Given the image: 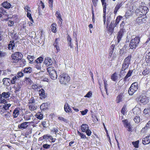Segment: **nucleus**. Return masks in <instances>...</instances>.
Masks as SVG:
<instances>
[{
  "label": "nucleus",
  "instance_id": "603ef678",
  "mask_svg": "<svg viewBox=\"0 0 150 150\" xmlns=\"http://www.w3.org/2000/svg\"><path fill=\"white\" fill-rule=\"evenodd\" d=\"M125 24V22L124 21H122L120 25V30H125V29H124V27Z\"/></svg>",
  "mask_w": 150,
  "mask_h": 150
},
{
  "label": "nucleus",
  "instance_id": "4be33fe9",
  "mask_svg": "<svg viewBox=\"0 0 150 150\" xmlns=\"http://www.w3.org/2000/svg\"><path fill=\"white\" fill-rule=\"evenodd\" d=\"M2 5L3 7L6 8H9L11 6V4L7 1H5L2 4Z\"/></svg>",
  "mask_w": 150,
  "mask_h": 150
},
{
  "label": "nucleus",
  "instance_id": "79ce46f5",
  "mask_svg": "<svg viewBox=\"0 0 150 150\" xmlns=\"http://www.w3.org/2000/svg\"><path fill=\"white\" fill-rule=\"evenodd\" d=\"M5 20L6 21H8L7 24L9 26L11 27L14 24V22L13 21H12L11 20H8V18L7 19H6Z\"/></svg>",
  "mask_w": 150,
  "mask_h": 150
},
{
  "label": "nucleus",
  "instance_id": "3c124183",
  "mask_svg": "<svg viewBox=\"0 0 150 150\" xmlns=\"http://www.w3.org/2000/svg\"><path fill=\"white\" fill-rule=\"evenodd\" d=\"M18 79V78L17 76H14L12 78V79L11 80V83L13 84H14L16 80Z\"/></svg>",
  "mask_w": 150,
  "mask_h": 150
},
{
  "label": "nucleus",
  "instance_id": "e433bc0d",
  "mask_svg": "<svg viewBox=\"0 0 150 150\" xmlns=\"http://www.w3.org/2000/svg\"><path fill=\"white\" fill-rule=\"evenodd\" d=\"M7 53L6 52H5L2 51L0 50V57L3 58L6 57L7 56Z\"/></svg>",
  "mask_w": 150,
  "mask_h": 150
},
{
  "label": "nucleus",
  "instance_id": "f257e3e1",
  "mask_svg": "<svg viewBox=\"0 0 150 150\" xmlns=\"http://www.w3.org/2000/svg\"><path fill=\"white\" fill-rule=\"evenodd\" d=\"M140 41L139 37H136L132 39L130 41L129 48V49L134 50L138 46Z\"/></svg>",
  "mask_w": 150,
  "mask_h": 150
},
{
  "label": "nucleus",
  "instance_id": "a18cd8bd",
  "mask_svg": "<svg viewBox=\"0 0 150 150\" xmlns=\"http://www.w3.org/2000/svg\"><path fill=\"white\" fill-rule=\"evenodd\" d=\"M125 70L123 69H121V71L119 74V75L120 77H122L125 75V74L126 73Z\"/></svg>",
  "mask_w": 150,
  "mask_h": 150
},
{
  "label": "nucleus",
  "instance_id": "5fc2aeb1",
  "mask_svg": "<svg viewBox=\"0 0 150 150\" xmlns=\"http://www.w3.org/2000/svg\"><path fill=\"white\" fill-rule=\"evenodd\" d=\"M27 16L29 18L30 21H32L33 23L34 22L33 20L31 17V14L30 13V12L27 13Z\"/></svg>",
  "mask_w": 150,
  "mask_h": 150
},
{
  "label": "nucleus",
  "instance_id": "cd10ccee",
  "mask_svg": "<svg viewBox=\"0 0 150 150\" xmlns=\"http://www.w3.org/2000/svg\"><path fill=\"white\" fill-rule=\"evenodd\" d=\"M27 59L29 60L30 63L32 64L33 63H34V60L35 59V57L34 56L28 55L27 57Z\"/></svg>",
  "mask_w": 150,
  "mask_h": 150
},
{
  "label": "nucleus",
  "instance_id": "aec40b11",
  "mask_svg": "<svg viewBox=\"0 0 150 150\" xmlns=\"http://www.w3.org/2000/svg\"><path fill=\"white\" fill-rule=\"evenodd\" d=\"M150 72V66L146 67L142 72V74L144 75L148 74Z\"/></svg>",
  "mask_w": 150,
  "mask_h": 150
},
{
  "label": "nucleus",
  "instance_id": "6ab92c4d",
  "mask_svg": "<svg viewBox=\"0 0 150 150\" xmlns=\"http://www.w3.org/2000/svg\"><path fill=\"white\" fill-rule=\"evenodd\" d=\"M10 93L9 92H4L1 94V96L6 99H8L10 97Z\"/></svg>",
  "mask_w": 150,
  "mask_h": 150
},
{
  "label": "nucleus",
  "instance_id": "4468645a",
  "mask_svg": "<svg viewBox=\"0 0 150 150\" xmlns=\"http://www.w3.org/2000/svg\"><path fill=\"white\" fill-rule=\"evenodd\" d=\"M29 125V122H25L19 125L18 127L19 129L23 130L26 129L28 127Z\"/></svg>",
  "mask_w": 150,
  "mask_h": 150
},
{
  "label": "nucleus",
  "instance_id": "20e7f679",
  "mask_svg": "<svg viewBox=\"0 0 150 150\" xmlns=\"http://www.w3.org/2000/svg\"><path fill=\"white\" fill-rule=\"evenodd\" d=\"M47 70L51 79L55 80L57 79V75L54 67H49L47 68Z\"/></svg>",
  "mask_w": 150,
  "mask_h": 150
},
{
  "label": "nucleus",
  "instance_id": "6e6552de",
  "mask_svg": "<svg viewBox=\"0 0 150 150\" xmlns=\"http://www.w3.org/2000/svg\"><path fill=\"white\" fill-rule=\"evenodd\" d=\"M136 100L138 101L140 105H142V104H145L149 101V98L145 96H140L139 98H137Z\"/></svg>",
  "mask_w": 150,
  "mask_h": 150
},
{
  "label": "nucleus",
  "instance_id": "c85d7f7f",
  "mask_svg": "<svg viewBox=\"0 0 150 150\" xmlns=\"http://www.w3.org/2000/svg\"><path fill=\"white\" fill-rule=\"evenodd\" d=\"M47 107V103H42L40 106V108L42 110H46Z\"/></svg>",
  "mask_w": 150,
  "mask_h": 150
},
{
  "label": "nucleus",
  "instance_id": "6e6d98bb",
  "mask_svg": "<svg viewBox=\"0 0 150 150\" xmlns=\"http://www.w3.org/2000/svg\"><path fill=\"white\" fill-rule=\"evenodd\" d=\"M25 81L27 84H31L32 81L31 79L29 78H25Z\"/></svg>",
  "mask_w": 150,
  "mask_h": 150
},
{
  "label": "nucleus",
  "instance_id": "9d476101",
  "mask_svg": "<svg viewBox=\"0 0 150 150\" xmlns=\"http://www.w3.org/2000/svg\"><path fill=\"white\" fill-rule=\"evenodd\" d=\"M146 17L145 16H141L138 17L136 20V23L139 24H141L146 22Z\"/></svg>",
  "mask_w": 150,
  "mask_h": 150
},
{
  "label": "nucleus",
  "instance_id": "a878e982",
  "mask_svg": "<svg viewBox=\"0 0 150 150\" xmlns=\"http://www.w3.org/2000/svg\"><path fill=\"white\" fill-rule=\"evenodd\" d=\"M19 114V112L17 108H15L13 110V116L14 118H16L18 117Z\"/></svg>",
  "mask_w": 150,
  "mask_h": 150
},
{
  "label": "nucleus",
  "instance_id": "c03bdc74",
  "mask_svg": "<svg viewBox=\"0 0 150 150\" xmlns=\"http://www.w3.org/2000/svg\"><path fill=\"white\" fill-rule=\"evenodd\" d=\"M133 72V71H131L130 70H129L128 73H127V74L126 75V76H125L124 79L125 80L127 79L130 76Z\"/></svg>",
  "mask_w": 150,
  "mask_h": 150
},
{
  "label": "nucleus",
  "instance_id": "393cba45",
  "mask_svg": "<svg viewBox=\"0 0 150 150\" xmlns=\"http://www.w3.org/2000/svg\"><path fill=\"white\" fill-rule=\"evenodd\" d=\"M2 81L5 85H7L11 83V80L8 78H4L3 79Z\"/></svg>",
  "mask_w": 150,
  "mask_h": 150
},
{
  "label": "nucleus",
  "instance_id": "f03ea898",
  "mask_svg": "<svg viewBox=\"0 0 150 150\" xmlns=\"http://www.w3.org/2000/svg\"><path fill=\"white\" fill-rule=\"evenodd\" d=\"M22 54L19 52H15L11 55V61L13 63H16L21 60L22 58Z\"/></svg>",
  "mask_w": 150,
  "mask_h": 150
},
{
  "label": "nucleus",
  "instance_id": "473e14b6",
  "mask_svg": "<svg viewBox=\"0 0 150 150\" xmlns=\"http://www.w3.org/2000/svg\"><path fill=\"white\" fill-rule=\"evenodd\" d=\"M149 128H150V121L148 122L146 127L142 129L141 132H144L146 130H147Z\"/></svg>",
  "mask_w": 150,
  "mask_h": 150
},
{
  "label": "nucleus",
  "instance_id": "a19ab883",
  "mask_svg": "<svg viewBox=\"0 0 150 150\" xmlns=\"http://www.w3.org/2000/svg\"><path fill=\"white\" fill-rule=\"evenodd\" d=\"M0 13L2 14L3 15H7V13L4 9L3 7H1L0 8Z\"/></svg>",
  "mask_w": 150,
  "mask_h": 150
},
{
  "label": "nucleus",
  "instance_id": "72a5a7b5",
  "mask_svg": "<svg viewBox=\"0 0 150 150\" xmlns=\"http://www.w3.org/2000/svg\"><path fill=\"white\" fill-rule=\"evenodd\" d=\"M56 25L55 24H52L51 26V28L52 31L54 33L56 32Z\"/></svg>",
  "mask_w": 150,
  "mask_h": 150
},
{
  "label": "nucleus",
  "instance_id": "680f3d73",
  "mask_svg": "<svg viewBox=\"0 0 150 150\" xmlns=\"http://www.w3.org/2000/svg\"><path fill=\"white\" fill-rule=\"evenodd\" d=\"M35 65V67L38 70H40L41 68V64H34Z\"/></svg>",
  "mask_w": 150,
  "mask_h": 150
},
{
  "label": "nucleus",
  "instance_id": "338daca9",
  "mask_svg": "<svg viewBox=\"0 0 150 150\" xmlns=\"http://www.w3.org/2000/svg\"><path fill=\"white\" fill-rule=\"evenodd\" d=\"M50 145L49 144H43V147L44 148L46 149H48L50 148Z\"/></svg>",
  "mask_w": 150,
  "mask_h": 150
},
{
  "label": "nucleus",
  "instance_id": "5701e85b",
  "mask_svg": "<svg viewBox=\"0 0 150 150\" xmlns=\"http://www.w3.org/2000/svg\"><path fill=\"white\" fill-rule=\"evenodd\" d=\"M43 61V58L40 57L37 59L35 60L34 61V63L41 64Z\"/></svg>",
  "mask_w": 150,
  "mask_h": 150
},
{
  "label": "nucleus",
  "instance_id": "de8ad7c7",
  "mask_svg": "<svg viewBox=\"0 0 150 150\" xmlns=\"http://www.w3.org/2000/svg\"><path fill=\"white\" fill-rule=\"evenodd\" d=\"M117 74L116 73H114L111 76V79L113 81H115L117 80Z\"/></svg>",
  "mask_w": 150,
  "mask_h": 150
},
{
  "label": "nucleus",
  "instance_id": "864d4df0",
  "mask_svg": "<svg viewBox=\"0 0 150 150\" xmlns=\"http://www.w3.org/2000/svg\"><path fill=\"white\" fill-rule=\"evenodd\" d=\"M139 141H137L135 142H132V144L134 146V147L135 148H138V147Z\"/></svg>",
  "mask_w": 150,
  "mask_h": 150
},
{
  "label": "nucleus",
  "instance_id": "b1692460",
  "mask_svg": "<svg viewBox=\"0 0 150 150\" xmlns=\"http://www.w3.org/2000/svg\"><path fill=\"white\" fill-rule=\"evenodd\" d=\"M15 44L14 41H10L8 45V48L10 50H12L15 47Z\"/></svg>",
  "mask_w": 150,
  "mask_h": 150
},
{
  "label": "nucleus",
  "instance_id": "f8f14e48",
  "mask_svg": "<svg viewBox=\"0 0 150 150\" xmlns=\"http://www.w3.org/2000/svg\"><path fill=\"white\" fill-rule=\"evenodd\" d=\"M126 32L125 30H120L117 33V43H119L122 39V38Z\"/></svg>",
  "mask_w": 150,
  "mask_h": 150
},
{
  "label": "nucleus",
  "instance_id": "052dcab7",
  "mask_svg": "<svg viewBox=\"0 0 150 150\" xmlns=\"http://www.w3.org/2000/svg\"><path fill=\"white\" fill-rule=\"evenodd\" d=\"M92 94V92L91 91H90L84 97H85L89 98L91 96Z\"/></svg>",
  "mask_w": 150,
  "mask_h": 150
},
{
  "label": "nucleus",
  "instance_id": "49530a36",
  "mask_svg": "<svg viewBox=\"0 0 150 150\" xmlns=\"http://www.w3.org/2000/svg\"><path fill=\"white\" fill-rule=\"evenodd\" d=\"M78 133L81 137V139H85L86 138V135L83 133H81L79 131H78Z\"/></svg>",
  "mask_w": 150,
  "mask_h": 150
},
{
  "label": "nucleus",
  "instance_id": "37998d69",
  "mask_svg": "<svg viewBox=\"0 0 150 150\" xmlns=\"http://www.w3.org/2000/svg\"><path fill=\"white\" fill-rule=\"evenodd\" d=\"M122 122H123L124 125L125 127H129L130 125L129 122L127 120H122Z\"/></svg>",
  "mask_w": 150,
  "mask_h": 150
},
{
  "label": "nucleus",
  "instance_id": "2f4dec72",
  "mask_svg": "<svg viewBox=\"0 0 150 150\" xmlns=\"http://www.w3.org/2000/svg\"><path fill=\"white\" fill-rule=\"evenodd\" d=\"M32 71V68L30 67L25 68L23 71L24 73L27 74L30 73Z\"/></svg>",
  "mask_w": 150,
  "mask_h": 150
},
{
  "label": "nucleus",
  "instance_id": "f3484780",
  "mask_svg": "<svg viewBox=\"0 0 150 150\" xmlns=\"http://www.w3.org/2000/svg\"><path fill=\"white\" fill-rule=\"evenodd\" d=\"M40 98L41 99H44L46 98L47 95L45 93V91L43 89H41L39 91Z\"/></svg>",
  "mask_w": 150,
  "mask_h": 150
},
{
  "label": "nucleus",
  "instance_id": "f704fd0d",
  "mask_svg": "<svg viewBox=\"0 0 150 150\" xmlns=\"http://www.w3.org/2000/svg\"><path fill=\"white\" fill-rule=\"evenodd\" d=\"M122 94L121 93L117 96L116 99L117 103H119L121 101L122 98Z\"/></svg>",
  "mask_w": 150,
  "mask_h": 150
},
{
  "label": "nucleus",
  "instance_id": "7c9ffc66",
  "mask_svg": "<svg viewBox=\"0 0 150 150\" xmlns=\"http://www.w3.org/2000/svg\"><path fill=\"white\" fill-rule=\"evenodd\" d=\"M35 116L39 120H41L43 118V115L40 112L37 113Z\"/></svg>",
  "mask_w": 150,
  "mask_h": 150
},
{
  "label": "nucleus",
  "instance_id": "ea45409f",
  "mask_svg": "<svg viewBox=\"0 0 150 150\" xmlns=\"http://www.w3.org/2000/svg\"><path fill=\"white\" fill-rule=\"evenodd\" d=\"M132 13L131 11L129 10L127 11L125 15V16L127 18H128L129 16H132Z\"/></svg>",
  "mask_w": 150,
  "mask_h": 150
},
{
  "label": "nucleus",
  "instance_id": "c9c22d12",
  "mask_svg": "<svg viewBox=\"0 0 150 150\" xmlns=\"http://www.w3.org/2000/svg\"><path fill=\"white\" fill-rule=\"evenodd\" d=\"M33 116L32 114H29L24 116V119L25 120H29L30 119L31 117Z\"/></svg>",
  "mask_w": 150,
  "mask_h": 150
},
{
  "label": "nucleus",
  "instance_id": "39448f33",
  "mask_svg": "<svg viewBox=\"0 0 150 150\" xmlns=\"http://www.w3.org/2000/svg\"><path fill=\"white\" fill-rule=\"evenodd\" d=\"M148 11V8L147 7L141 6L136 10L135 13L137 14H139L142 16H145Z\"/></svg>",
  "mask_w": 150,
  "mask_h": 150
},
{
  "label": "nucleus",
  "instance_id": "13d9d810",
  "mask_svg": "<svg viewBox=\"0 0 150 150\" xmlns=\"http://www.w3.org/2000/svg\"><path fill=\"white\" fill-rule=\"evenodd\" d=\"M53 0H49V6L51 8V10L53 9Z\"/></svg>",
  "mask_w": 150,
  "mask_h": 150
},
{
  "label": "nucleus",
  "instance_id": "ddd939ff",
  "mask_svg": "<svg viewBox=\"0 0 150 150\" xmlns=\"http://www.w3.org/2000/svg\"><path fill=\"white\" fill-rule=\"evenodd\" d=\"M2 115L6 120H10L11 119V111L10 110L9 111H5V112H3V114Z\"/></svg>",
  "mask_w": 150,
  "mask_h": 150
},
{
  "label": "nucleus",
  "instance_id": "a211bd4d",
  "mask_svg": "<svg viewBox=\"0 0 150 150\" xmlns=\"http://www.w3.org/2000/svg\"><path fill=\"white\" fill-rule=\"evenodd\" d=\"M150 143V134L146 136L142 140V143L144 145L148 144Z\"/></svg>",
  "mask_w": 150,
  "mask_h": 150
},
{
  "label": "nucleus",
  "instance_id": "423d86ee",
  "mask_svg": "<svg viewBox=\"0 0 150 150\" xmlns=\"http://www.w3.org/2000/svg\"><path fill=\"white\" fill-rule=\"evenodd\" d=\"M138 88L137 83L134 82L132 83L128 90L129 94L130 95H132L137 91Z\"/></svg>",
  "mask_w": 150,
  "mask_h": 150
},
{
  "label": "nucleus",
  "instance_id": "774afa93",
  "mask_svg": "<svg viewBox=\"0 0 150 150\" xmlns=\"http://www.w3.org/2000/svg\"><path fill=\"white\" fill-rule=\"evenodd\" d=\"M88 111V110L87 109H86L84 111H80L81 112V114L82 115H84L86 114L87 113V112Z\"/></svg>",
  "mask_w": 150,
  "mask_h": 150
},
{
  "label": "nucleus",
  "instance_id": "2eb2a0df",
  "mask_svg": "<svg viewBox=\"0 0 150 150\" xmlns=\"http://www.w3.org/2000/svg\"><path fill=\"white\" fill-rule=\"evenodd\" d=\"M102 6L103 7V13H104V15L103 16V22L104 23V24H105V14L106 13V5L107 3L105 2V1H101Z\"/></svg>",
  "mask_w": 150,
  "mask_h": 150
},
{
  "label": "nucleus",
  "instance_id": "09e8293b",
  "mask_svg": "<svg viewBox=\"0 0 150 150\" xmlns=\"http://www.w3.org/2000/svg\"><path fill=\"white\" fill-rule=\"evenodd\" d=\"M32 128L31 127H28L27 129L26 133L27 135H29L32 133Z\"/></svg>",
  "mask_w": 150,
  "mask_h": 150
},
{
  "label": "nucleus",
  "instance_id": "412c9836",
  "mask_svg": "<svg viewBox=\"0 0 150 150\" xmlns=\"http://www.w3.org/2000/svg\"><path fill=\"white\" fill-rule=\"evenodd\" d=\"M64 109L66 112H71V109L67 103H66L64 105Z\"/></svg>",
  "mask_w": 150,
  "mask_h": 150
},
{
  "label": "nucleus",
  "instance_id": "58836bf2",
  "mask_svg": "<svg viewBox=\"0 0 150 150\" xmlns=\"http://www.w3.org/2000/svg\"><path fill=\"white\" fill-rule=\"evenodd\" d=\"M35 100L33 97H31L29 100L28 105L35 104Z\"/></svg>",
  "mask_w": 150,
  "mask_h": 150
},
{
  "label": "nucleus",
  "instance_id": "c756f323",
  "mask_svg": "<svg viewBox=\"0 0 150 150\" xmlns=\"http://www.w3.org/2000/svg\"><path fill=\"white\" fill-rule=\"evenodd\" d=\"M55 15L57 18L59 19V23H62V19L61 18V16L60 14L58 11H57L55 13Z\"/></svg>",
  "mask_w": 150,
  "mask_h": 150
},
{
  "label": "nucleus",
  "instance_id": "8fccbe9b",
  "mask_svg": "<svg viewBox=\"0 0 150 150\" xmlns=\"http://www.w3.org/2000/svg\"><path fill=\"white\" fill-rule=\"evenodd\" d=\"M11 105L10 104H5L3 106L4 108V109L5 111L7 110L10 107Z\"/></svg>",
  "mask_w": 150,
  "mask_h": 150
},
{
  "label": "nucleus",
  "instance_id": "69168bd1",
  "mask_svg": "<svg viewBox=\"0 0 150 150\" xmlns=\"http://www.w3.org/2000/svg\"><path fill=\"white\" fill-rule=\"evenodd\" d=\"M103 80L104 81V84L105 89L107 88V87L108 86V84L107 83V81L105 79H103Z\"/></svg>",
  "mask_w": 150,
  "mask_h": 150
},
{
  "label": "nucleus",
  "instance_id": "0eeeda50",
  "mask_svg": "<svg viewBox=\"0 0 150 150\" xmlns=\"http://www.w3.org/2000/svg\"><path fill=\"white\" fill-rule=\"evenodd\" d=\"M131 58V55H129L125 59L122 69L124 70L127 69L129 67L130 61Z\"/></svg>",
  "mask_w": 150,
  "mask_h": 150
},
{
  "label": "nucleus",
  "instance_id": "dca6fc26",
  "mask_svg": "<svg viewBox=\"0 0 150 150\" xmlns=\"http://www.w3.org/2000/svg\"><path fill=\"white\" fill-rule=\"evenodd\" d=\"M44 63L47 66H49L52 65L53 62L50 58L47 57L45 59Z\"/></svg>",
  "mask_w": 150,
  "mask_h": 150
},
{
  "label": "nucleus",
  "instance_id": "9b49d317",
  "mask_svg": "<svg viewBox=\"0 0 150 150\" xmlns=\"http://www.w3.org/2000/svg\"><path fill=\"white\" fill-rule=\"evenodd\" d=\"M125 2L122 1H119L117 2V4L115 6L114 11V13L116 14L120 8L124 4Z\"/></svg>",
  "mask_w": 150,
  "mask_h": 150
},
{
  "label": "nucleus",
  "instance_id": "bf43d9fd",
  "mask_svg": "<svg viewBox=\"0 0 150 150\" xmlns=\"http://www.w3.org/2000/svg\"><path fill=\"white\" fill-rule=\"evenodd\" d=\"M5 111L4 109L3 106H0V113L2 115L3 114V112H5Z\"/></svg>",
  "mask_w": 150,
  "mask_h": 150
},
{
  "label": "nucleus",
  "instance_id": "0e129e2a",
  "mask_svg": "<svg viewBox=\"0 0 150 150\" xmlns=\"http://www.w3.org/2000/svg\"><path fill=\"white\" fill-rule=\"evenodd\" d=\"M59 40L58 39V38L56 39L55 41L53 44V45L54 46H56V45H57V46L59 45Z\"/></svg>",
  "mask_w": 150,
  "mask_h": 150
},
{
  "label": "nucleus",
  "instance_id": "7ed1b4c3",
  "mask_svg": "<svg viewBox=\"0 0 150 150\" xmlns=\"http://www.w3.org/2000/svg\"><path fill=\"white\" fill-rule=\"evenodd\" d=\"M59 79L61 84H66L70 80V77L68 74L63 73L60 75Z\"/></svg>",
  "mask_w": 150,
  "mask_h": 150
},
{
  "label": "nucleus",
  "instance_id": "e2e57ef3",
  "mask_svg": "<svg viewBox=\"0 0 150 150\" xmlns=\"http://www.w3.org/2000/svg\"><path fill=\"white\" fill-rule=\"evenodd\" d=\"M139 119L140 118L139 117L136 116L134 119V121L136 123H138L140 121Z\"/></svg>",
  "mask_w": 150,
  "mask_h": 150
},
{
  "label": "nucleus",
  "instance_id": "4c0bfd02",
  "mask_svg": "<svg viewBox=\"0 0 150 150\" xmlns=\"http://www.w3.org/2000/svg\"><path fill=\"white\" fill-rule=\"evenodd\" d=\"M145 60L147 63L150 62V52L146 54Z\"/></svg>",
  "mask_w": 150,
  "mask_h": 150
},
{
  "label": "nucleus",
  "instance_id": "bb28decb",
  "mask_svg": "<svg viewBox=\"0 0 150 150\" xmlns=\"http://www.w3.org/2000/svg\"><path fill=\"white\" fill-rule=\"evenodd\" d=\"M29 109L31 111L37 109V106L35 104L28 105Z\"/></svg>",
  "mask_w": 150,
  "mask_h": 150
},
{
  "label": "nucleus",
  "instance_id": "4d7b16f0",
  "mask_svg": "<svg viewBox=\"0 0 150 150\" xmlns=\"http://www.w3.org/2000/svg\"><path fill=\"white\" fill-rule=\"evenodd\" d=\"M108 31L109 34L110 35H111L113 31V28L112 27L109 26L108 29Z\"/></svg>",
  "mask_w": 150,
  "mask_h": 150
},
{
  "label": "nucleus",
  "instance_id": "1a4fd4ad",
  "mask_svg": "<svg viewBox=\"0 0 150 150\" xmlns=\"http://www.w3.org/2000/svg\"><path fill=\"white\" fill-rule=\"evenodd\" d=\"M81 131L83 132L86 133L88 136H90L91 134V132L89 129V127L88 125L85 124H83L81 126Z\"/></svg>",
  "mask_w": 150,
  "mask_h": 150
}]
</instances>
